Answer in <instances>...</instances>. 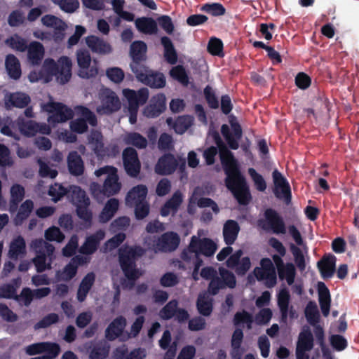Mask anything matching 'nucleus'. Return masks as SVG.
<instances>
[{"label": "nucleus", "instance_id": "8fccbe9b", "mask_svg": "<svg viewBox=\"0 0 359 359\" xmlns=\"http://www.w3.org/2000/svg\"><path fill=\"white\" fill-rule=\"evenodd\" d=\"M147 52V45L141 41L133 42L130 46V55L134 62L132 64L137 63L142 60Z\"/></svg>", "mask_w": 359, "mask_h": 359}, {"label": "nucleus", "instance_id": "b1692460", "mask_svg": "<svg viewBox=\"0 0 359 359\" xmlns=\"http://www.w3.org/2000/svg\"><path fill=\"white\" fill-rule=\"evenodd\" d=\"M85 41L87 46L93 53L98 55H108L112 53L111 45L102 38L90 35L86 37Z\"/></svg>", "mask_w": 359, "mask_h": 359}, {"label": "nucleus", "instance_id": "a878e982", "mask_svg": "<svg viewBox=\"0 0 359 359\" xmlns=\"http://www.w3.org/2000/svg\"><path fill=\"white\" fill-rule=\"evenodd\" d=\"M126 319L123 316L116 318L107 327L106 330V337L110 340L120 337L122 340H127L128 338L124 337V334H127L125 331L126 326Z\"/></svg>", "mask_w": 359, "mask_h": 359}, {"label": "nucleus", "instance_id": "e2e57ef3", "mask_svg": "<svg viewBox=\"0 0 359 359\" xmlns=\"http://www.w3.org/2000/svg\"><path fill=\"white\" fill-rule=\"evenodd\" d=\"M55 4L59 6L60 9L66 13H74L79 7L78 0H51Z\"/></svg>", "mask_w": 359, "mask_h": 359}, {"label": "nucleus", "instance_id": "052dcab7", "mask_svg": "<svg viewBox=\"0 0 359 359\" xmlns=\"http://www.w3.org/2000/svg\"><path fill=\"white\" fill-rule=\"evenodd\" d=\"M248 174L253 182L255 189L259 191H264L266 189V182L262 175L258 173L254 168H249Z\"/></svg>", "mask_w": 359, "mask_h": 359}, {"label": "nucleus", "instance_id": "f257e3e1", "mask_svg": "<svg viewBox=\"0 0 359 359\" xmlns=\"http://www.w3.org/2000/svg\"><path fill=\"white\" fill-rule=\"evenodd\" d=\"M222 163L226 174V185L240 203L246 204L250 199L245 179L238 169L237 162L227 148L217 143Z\"/></svg>", "mask_w": 359, "mask_h": 359}, {"label": "nucleus", "instance_id": "de8ad7c7", "mask_svg": "<svg viewBox=\"0 0 359 359\" xmlns=\"http://www.w3.org/2000/svg\"><path fill=\"white\" fill-rule=\"evenodd\" d=\"M299 246L292 244L290 250L297 267L302 271L306 267L305 256L307 255L308 250L305 245Z\"/></svg>", "mask_w": 359, "mask_h": 359}, {"label": "nucleus", "instance_id": "c03bdc74", "mask_svg": "<svg viewBox=\"0 0 359 359\" xmlns=\"http://www.w3.org/2000/svg\"><path fill=\"white\" fill-rule=\"evenodd\" d=\"M68 168L74 175H81L83 172V163L81 156L76 152H70L67 157Z\"/></svg>", "mask_w": 359, "mask_h": 359}, {"label": "nucleus", "instance_id": "393cba45", "mask_svg": "<svg viewBox=\"0 0 359 359\" xmlns=\"http://www.w3.org/2000/svg\"><path fill=\"white\" fill-rule=\"evenodd\" d=\"M89 258H83L80 256H76L71 262L64 268L62 271L57 272V280L58 281H68L71 280L76 273L77 266L79 264H86L89 262Z\"/></svg>", "mask_w": 359, "mask_h": 359}, {"label": "nucleus", "instance_id": "a18cd8bd", "mask_svg": "<svg viewBox=\"0 0 359 359\" xmlns=\"http://www.w3.org/2000/svg\"><path fill=\"white\" fill-rule=\"evenodd\" d=\"M89 144L98 156L104 157L109 155L104 146L103 138L100 132L95 131L91 133L89 137Z\"/></svg>", "mask_w": 359, "mask_h": 359}, {"label": "nucleus", "instance_id": "423d86ee", "mask_svg": "<svg viewBox=\"0 0 359 359\" xmlns=\"http://www.w3.org/2000/svg\"><path fill=\"white\" fill-rule=\"evenodd\" d=\"M143 250L138 247L123 246L119 250V260L121 268L128 279H135L142 273L135 268V259L141 256Z\"/></svg>", "mask_w": 359, "mask_h": 359}, {"label": "nucleus", "instance_id": "c756f323", "mask_svg": "<svg viewBox=\"0 0 359 359\" xmlns=\"http://www.w3.org/2000/svg\"><path fill=\"white\" fill-rule=\"evenodd\" d=\"M313 346V339L311 331L309 329H304L299 335L297 345V358H302L303 356L309 355L306 352L309 351Z\"/></svg>", "mask_w": 359, "mask_h": 359}, {"label": "nucleus", "instance_id": "473e14b6", "mask_svg": "<svg viewBox=\"0 0 359 359\" xmlns=\"http://www.w3.org/2000/svg\"><path fill=\"white\" fill-rule=\"evenodd\" d=\"M177 165L175 158L170 154L159 158L155 166V172L159 175H170L175 171Z\"/></svg>", "mask_w": 359, "mask_h": 359}, {"label": "nucleus", "instance_id": "bb28decb", "mask_svg": "<svg viewBox=\"0 0 359 359\" xmlns=\"http://www.w3.org/2000/svg\"><path fill=\"white\" fill-rule=\"evenodd\" d=\"M30 97L25 93H8L4 97V105L8 109L13 107L24 108L30 102Z\"/></svg>", "mask_w": 359, "mask_h": 359}, {"label": "nucleus", "instance_id": "09e8293b", "mask_svg": "<svg viewBox=\"0 0 359 359\" xmlns=\"http://www.w3.org/2000/svg\"><path fill=\"white\" fill-rule=\"evenodd\" d=\"M95 280V275L93 273H88L82 280L77 292V299L83 302L88 293Z\"/></svg>", "mask_w": 359, "mask_h": 359}, {"label": "nucleus", "instance_id": "39448f33", "mask_svg": "<svg viewBox=\"0 0 359 359\" xmlns=\"http://www.w3.org/2000/svg\"><path fill=\"white\" fill-rule=\"evenodd\" d=\"M31 248L37 252V255L33 259L37 271L42 272L50 269L54 259L55 247L42 239H36L32 242Z\"/></svg>", "mask_w": 359, "mask_h": 359}, {"label": "nucleus", "instance_id": "f704fd0d", "mask_svg": "<svg viewBox=\"0 0 359 359\" xmlns=\"http://www.w3.org/2000/svg\"><path fill=\"white\" fill-rule=\"evenodd\" d=\"M27 60L32 65H39L45 55V48L43 46L37 41L31 42L27 47Z\"/></svg>", "mask_w": 359, "mask_h": 359}, {"label": "nucleus", "instance_id": "338daca9", "mask_svg": "<svg viewBox=\"0 0 359 359\" xmlns=\"http://www.w3.org/2000/svg\"><path fill=\"white\" fill-rule=\"evenodd\" d=\"M234 322L236 325H246L248 329H251L254 321L249 313L243 311L236 314Z\"/></svg>", "mask_w": 359, "mask_h": 359}, {"label": "nucleus", "instance_id": "412c9836", "mask_svg": "<svg viewBox=\"0 0 359 359\" xmlns=\"http://www.w3.org/2000/svg\"><path fill=\"white\" fill-rule=\"evenodd\" d=\"M41 22L43 26L55 30L53 37L56 42L64 39L65 35L62 32L66 30L67 25L63 20L55 15L48 14L41 18Z\"/></svg>", "mask_w": 359, "mask_h": 359}, {"label": "nucleus", "instance_id": "58836bf2", "mask_svg": "<svg viewBox=\"0 0 359 359\" xmlns=\"http://www.w3.org/2000/svg\"><path fill=\"white\" fill-rule=\"evenodd\" d=\"M336 257L334 255H328L323 257L318 266L322 276L324 278H331L335 271Z\"/></svg>", "mask_w": 359, "mask_h": 359}, {"label": "nucleus", "instance_id": "6e6d98bb", "mask_svg": "<svg viewBox=\"0 0 359 359\" xmlns=\"http://www.w3.org/2000/svg\"><path fill=\"white\" fill-rule=\"evenodd\" d=\"M289 300V292L285 288L280 290L278 294V304L282 313L283 319L287 318Z\"/></svg>", "mask_w": 359, "mask_h": 359}, {"label": "nucleus", "instance_id": "5fc2aeb1", "mask_svg": "<svg viewBox=\"0 0 359 359\" xmlns=\"http://www.w3.org/2000/svg\"><path fill=\"white\" fill-rule=\"evenodd\" d=\"M197 308L200 313L209 316L212 312V299L207 293L199 295L197 301Z\"/></svg>", "mask_w": 359, "mask_h": 359}, {"label": "nucleus", "instance_id": "4be33fe9", "mask_svg": "<svg viewBox=\"0 0 359 359\" xmlns=\"http://www.w3.org/2000/svg\"><path fill=\"white\" fill-rule=\"evenodd\" d=\"M123 159L126 172L132 177H136L140 170V163L136 151L132 148L126 149L123 152Z\"/></svg>", "mask_w": 359, "mask_h": 359}, {"label": "nucleus", "instance_id": "9b49d317", "mask_svg": "<svg viewBox=\"0 0 359 359\" xmlns=\"http://www.w3.org/2000/svg\"><path fill=\"white\" fill-rule=\"evenodd\" d=\"M68 196L76 206L78 216L85 222H90L91 212L88 210L90 203L89 198L86 196L85 191L76 186H70L67 191Z\"/></svg>", "mask_w": 359, "mask_h": 359}, {"label": "nucleus", "instance_id": "69168bd1", "mask_svg": "<svg viewBox=\"0 0 359 359\" xmlns=\"http://www.w3.org/2000/svg\"><path fill=\"white\" fill-rule=\"evenodd\" d=\"M47 241L61 243L65 239V235L56 226H51L46 230L44 233Z\"/></svg>", "mask_w": 359, "mask_h": 359}, {"label": "nucleus", "instance_id": "4d7b16f0", "mask_svg": "<svg viewBox=\"0 0 359 359\" xmlns=\"http://www.w3.org/2000/svg\"><path fill=\"white\" fill-rule=\"evenodd\" d=\"M33 203L32 201H25L20 206V210L15 219L16 224H21L26 218L28 217L33 209Z\"/></svg>", "mask_w": 359, "mask_h": 359}, {"label": "nucleus", "instance_id": "0eeeda50", "mask_svg": "<svg viewBox=\"0 0 359 359\" xmlns=\"http://www.w3.org/2000/svg\"><path fill=\"white\" fill-rule=\"evenodd\" d=\"M41 111L48 114V122L50 126L55 127L57 123H63L74 116V112L67 106L55 102L50 98L47 102L41 104Z\"/></svg>", "mask_w": 359, "mask_h": 359}, {"label": "nucleus", "instance_id": "f8f14e48", "mask_svg": "<svg viewBox=\"0 0 359 359\" xmlns=\"http://www.w3.org/2000/svg\"><path fill=\"white\" fill-rule=\"evenodd\" d=\"M76 62L79 66V76L83 79H90L97 75L99 71L98 62L92 60L88 51L79 50L76 52Z\"/></svg>", "mask_w": 359, "mask_h": 359}, {"label": "nucleus", "instance_id": "13d9d810", "mask_svg": "<svg viewBox=\"0 0 359 359\" xmlns=\"http://www.w3.org/2000/svg\"><path fill=\"white\" fill-rule=\"evenodd\" d=\"M124 141L128 144H133L137 148H144L147 144V140L140 134L131 133L127 134L124 137Z\"/></svg>", "mask_w": 359, "mask_h": 359}, {"label": "nucleus", "instance_id": "a211bd4d", "mask_svg": "<svg viewBox=\"0 0 359 359\" xmlns=\"http://www.w3.org/2000/svg\"><path fill=\"white\" fill-rule=\"evenodd\" d=\"M204 191L201 188L197 187L194 189L191 196L189 198L188 205V212L190 214L196 212V206L200 208L210 207L215 213H218L219 210L217 205L211 199L203 198Z\"/></svg>", "mask_w": 359, "mask_h": 359}, {"label": "nucleus", "instance_id": "5701e85b", "mask_svg": "<svg viewBox=\"0 0 359 359\" xmlns=\"http://www.w3.org/2000/svg\"><path fill=\"white\" fill-rule=\"evenodd\" d=\"M165 96L159 93L151 97L148 105L143 109V114L149 118L159 116L165 108Z\"/></svg>", "mask_w": 359, "mask_h": 359}, {"label": "nucleus", "instance_id": "864d4df0", "mask_svg": "<svg viewBox=\"0 0 359 359\" xmlns=\"http://www.w3.org/2000/svg\"><path fill=\"white\" fill-rule=\"evenodd\" d=\"M5 43L11 49L19 52H24L27 47V41L18 34H13L7 38Z\"/></svg>", "mask_w": 359, "mask_h": 359}, {"label": "nucleus", "instance_id": "7ed1b4c3", "mask_svg": "<svg viewBox=\"0 0 359 359\" xmlns=\"http://www.w3.org/2000/svg\"><path fill=\"white\" fill-rule=\"evenodd\" d=\"M206 234V231L199 230L196 236L191 237L189 247L182 253L183 259L195 264V269L193 272V278L195 280L198 279V270L201 265L199 255L212 256L217 248V244L212 240L203 238Z\"/></svg>", "mask_w": 359, "mask_h": 359}, {"label": "nucleus", "instance_id": "1a4fd4ad", "mask_svg": "<svg viewBox=\"0 0 359 359\" xmlns=\"http://www.w3.org/2000/svg\"><path fill=\"white\" fill-rule=\"evenodd\" d=\"M122 94L128 102L129 121L131 124H134L137 121L139 105L147 102L149 98V90L146 88H141L137 91L125 88L122 90Z\"/></svg>", "mask_w": 359, "mask_h": 359}, {"label": "nucleus", "instance_id": "cd10ccee", "mask_svg": "<svg viewBox=\"0 0 359 359\" xmlns=\"http://www.w3.org/2000/svg\"><path fill=\"white\" fill-rule=\"evenodd\" d=\"M230 123L232 130L231 133H229V127L226 125H223L221 130L229 147L233 149H236L238 147V140L241 137V129L234 118H231Z\"/></svg>", "mask_w": 359, "mask_h": 359}, {"label": "nucleus", "instance_id": "2eb2a0df", "mask_svg": "<svg viewBox=\"0 0 359 359\" xmlns=\"http://www.w3.org/2000/svg\"><path fill=\"white\" fill-rule=\"evenodd\" d=\"M74 114L77 118L72 121L70 124L71 129L74 132L83 133L88 128L86 122H88L91 126H95L97 123L94 114L84 107H76L74 109Z\"/></svg>", "mask_w": 359, "mask_h": 359}, {"label": "nucleus", "instance_id": "dca6fc26", "mask_svg": "<svg viewBox=\"0 0 359 359\" xmlns=\"http://www.w3.org/2000/svg\"><path fill=\"white\" fill-rule=\"evenodd\" d=\"M254 274L258 280L262 281L268 287H272L276 283V270L269 258L261 260L260 266L255 269Z\"/></svg>", "mask_w": 359, "mask_h": 359}, {"label": "nucleus", "instance_id": "c9c22d12", "mask_svg": "<svg viewBox=\"0 0 359 359\" xmlns=\"http://www.w3.org/2000/svg\"><path fill=\"white\" fill-rule=\"evenodd\" d=\"M183 201V195L180 191H175L172 197L164 204L161 210V215L167 217L174 215Z\"/></svg>", "mask_w": 359, "mask_h": 359}, {"label": "nucleus", "instance_id": "f03ea898", "mask_svg": "<svg viewBox=\"0 0 359 359\" xmlns=\"http://www.w3.org/2000/svg\"><path fill=\"white\" fill-rule=\"evenodd\" d=\"M72 60L67 56L60 57L57 62L47 57L43 60L40 69H34L29 74L28 79L32 83H46L55 77L58 83L64 84L72 77Z\"/></svg>", "mask_w": 359, "mask_h": 359}, {"label": "nucleus", "instance_id": "aec40b11", "mask_svg": "<svg viewBox=\"0 0 359 359\" xmlns=\"http://www.w3.org/2000/svg\"><path fill=\"white\" fill-rule=\"evenodd\" d=\"M18 126L20 133L27 137L34 136L38 133L48 135L51 131L50 126L46 123H39L34 121H25L23 118H18Z\"/></svg>", "mask_w": 359, "mask_h": 359}, {"label": "nucleus", "instance_id": "4468645a", "mask_svg": "<svg viewBox=\"0 0 359 359\" xmlns=\"http://www.w3.org/2000/svg\"><path fill=\"white\" fill-rule=\"evenodd\" d=\"M149 249L155 252H170L175 250L180 243V238L177 233L168 232L156 239L149 238L146 240Z\"/></svg>", "mask_w": 359, "mask_h": 359}, {"label": "nucleus", "instance_id": "ea45409f", "mask_svg": "<svg viewBox=\"0 0 359 359\" xmlns=\"http://www.w3.org/2000/svg\"><path fill=\"white\" fill-rule=\"evenodd\" d=\"M138 31L146 34H155L158 32L157 24L149 18H140L135 21Z\"/></svg>", "mask_w": 359, "mask_h": 359}, {"label": "nucleus", "instance_id": "603ef678", "mask_svg": "<svg viewBox=\"0 0 359 359\" xmlns=\"http://www.w3.org/2000/svg\"><path fill=\"white\" fill-rule=\"evenodd\" d=\"M279 278L285 280L289 285L294 283L295 277V267L292 263H287L285 265L278 266Z\"/></svg>", "mask_w": 359, "mask_h": 359}, {"label": "nucleus", "instance_id": "4c0bfd02", "mask_svg": "<svg viewBox=\"0 0 359 359\" xmlns=\"http://www.w3.org/2000/svg\"><path fill=\"white\" fill-rule=\"evenodd\" d=\"M119 207L118 199L112 198L104 204L99 216L100 222L105 223L109 221L116 214Z\"/></svg>", "mask_w": 359, "mask_h": 359}, {"label": "nucleus", "instance_id": "f3484780", "mask_svg": "<svg viewBox=\"0 0 359 359\" xmlns=\"http://www.w3.org/2000/svg\"><path fill=\"white\" fill-rule=\"evenodd\" d=\"M265 218L260 219L258 224L265 230H270L274 233L280 234L285 233L284 222L277 212L271 209L265 211Z\"/></svg>", "mask_w": 359, "mask_h": 359}, {"label": "nucleus", "instance_id": "e433bc0d", "mask_svg": "<svg viewBox=\"0 0 359 359\" xmlns=\"http://www.w3.org/2000/svg\"><path fill=\"white\" fill-rule=\"evenodd\" d=\"M240 231L238 224L234 220H227L223 226V237L227 245L233 244Z\"/></svg>", "mask_w": 359, "mask_h": 359}, {"label": "nucleus", "instance_id": "37998d69", "mask_svg": "<svg viewBox=\"0 0 359 359\" xmlns=\"http://www.w3.org/2000/svg\"><path fill=\"white\" fill-rule=\"evenodd\" d=\"M26 253V245L24 238L17 236L10 243L8 256L13 259H18Z\"/></svg>", "mask_w": 359, "mask_h": 359}, {"label": "nucleus", "instance_id": "6ab92c4d", "mask_svg": "<svg viewBox=\"0 0 359 359\" xmlns=\"http://www.w3.org/2000/svg\"><path fill=\"white\" fill-rule=\"evenodd\" d=\"M274 184V194L279 199L288 203L291 199V191L287 180L277 170L272 174Z\"/></svg>", "mask_w": 359, "mask_h": 359}, {"label": "nucleus", "instance_id": "72a5a7b5", "mask_svg": "<svg viewBox=\"0 0 359 359\" xmlns=\"http://www.w3.org/2000/svg\"><path fill=\"white\" fill-rule=\"evenodd\" d=\"M104 232L100 230L95 234L88 236L79 248V252L83 255H92L96 251L100 241L104 238Z\"/></svg>", "mask_w": 359, "mask_h": 359}, {"label": "nucleus", "instance_id": "2f4dec72", "mask_svg": "<svg viewBox=\"0 0 359 359\" xmlns=\"http://www.w3.org/2000/svg\"><path fill=\"white\" fill-rule=\"evenodd\" d=\"M147 195V187L143 184L137 185L128 192L125 199L126 205L132 207L146 201Z\"/></svg>", "mask_w": 359, "mask_h": 359}, {"label": "nucleus", "instance_id": "ddd939ff", "mask_svg": "<svg viewBox=\"0 0 359 359\" xmlns=\"http://www.w3.org/2000/svg\"><path fill=\"white\" fill-rule=\"evenodd\" d=\"M121 107V102L116 93L109 88L100 90L96 111L99 114H111Z\"/></svg>", "mask_w": 359, "mask_h": 359}, {"label": "nucleus", "instance_id": "20e7f679", "mask_svg": "<svg viewBox=\"0 0 359 359\" xmlns=\"http://www.w3.org/2000/svg\"><path fill=\"white\" fill-rule=\"evenodd\" d=\"M117 169L113 166H104L95 171V175L97 177L104 176L102 187L96 183L90 185V191L93 195L97 199L102 200V196H111L119 193L122 184L119 180Z\"/></svg>", "mask_w": 359, "mask_h": 359}, {"label": "nucleus", "instance_id": "6e6552de", "mask_svg": "<svg viewBox=\"0 0 359 359\" xmlns=\"http://www.w3.org/2000/svg\"><path fill=\"white\" fill-rule=\"evenodd\" d=\"M215 271L211 267L203 268L201 272V276L205 278H212L209 285V292L212 294H215L218 290L224 286L233 287L236 285V280L233 274L224 269H219V274L222 281L219 278H215Z\"/></svg>", "mask_w": 359, "mask_h": 359}, {"label": "nucleus", "instance_id": "0e129e2a", "mask_svg": "<svg viewBox=\"0 0 359 359\" xmlns=\"http://www.w3.org/2000/svg\"><path fill=\"white\" fill-rule=\"evenodd\" d=\"M126 238V235L120 233L108 240L102 247L104 252H111L116 248Z\"/></svg>", "mask_w": 359, "mask_h": 359}, {"label": "nucleus", "instance_id": "bf43d9fd", "mask_svg": "<svg viewBox=\"0 0 359 359\" xmlns=\"http://www.w3.org/2000/svg\"><path fill=\"white\" fill-rule=\"evenodd\" d=\"M170 75L172 79L184 86H187L189 83L187 74L182 66L178 65L172 67L170 71Z\"/></svg>", "mask_w": 359, "mask_h": 359}, {"label": "nucleus", "instance_id": "c85d7f7f", "mask_svg": "<svg viewBox=\"0 0 359 359\" xmlns=\"http://www.w3.org/2000/svg\"><path fill=\"white\" fill-rule=\"evenodd\" d=\"M243 251L239 250L232 254L226 261L229 267L234 269L238 274H244L251 266L250 259L243 257L241 259Z\"/></svg>", "mask_w": 359, "mask_h": 359}, {"label": "nucleus", "instance_id": "3c124183", "mask_svg": "<svg viewBox=\"0 0 359 359\" xmlns=\"http://www.w3.org/2000/svg\"><path fill=\"white\" fill-rule=\"evenodd\" d=\"M161 43L164 48V57L170 64H175L177 62V56L172 41L167 36L161 38Z\"/></svg>", "mask_w": 359, "mask_h": 359}, {"label": "nucleus", "instance_id": "9d476101", "mask_svg": "<svg viewBox=\"0 0 359 359\" xmlns=\"http://www.w3.org/2000/svg\"><path fill=\"white\" fill-rule=\"evenodd\" d=\"M130 68L140 82L154 88H161L165 86L166 81L162 73L154 72L148 67L140 64H131Z\"/></svg>", "mask_w": 359, "mask_h": 359}, {"label": "nucleus", "instance_id": "7c9ffc66", "mask_svg": "<svg viewBox=\"0 0 359 359\" xmlns=\"http://www.w3.org/2000/svg\"><path fill=\"white\" fill-rule=\"evenodd\" d=\"M26 353L30 355L46 353L48 355L52 354V358H55L60 353V346L56 344L37 343L28 346L26 348Z\"/></svg>", "mask_w": 359, "mask_h": 359}, {"label": "nucleus", "instance_id": "a19ab883", "mask_svg": "<svg viewBox=\"0 0 359 359\" xmlns=\"http://www.w3.org/2000/svg\"><path fill=\"white\" fill-rule=\"evenodd\" d=\"M318 290L319 303L323 314L327 316L330 307V294L328 289L323 283H318Z\"/></svg>", "mask_w": 359, "mask_h": 359}, {"label": "nucleus", "instance_id": "774afa93", "mask_svg": "<svg viewBox=\"0 0 359 359\" xmlns=\"http://www.w3.org/2000/svg\"><path fill=\"white\" fill-rule=\"evenodd\" d=\"M305 315L311 324H316L319 318L317 306L313 302H309L305 309Z\"/></svg>", "mask_w": 359, "mask_h": 359}, {"label": "nucleus", "instance_id": "49530a36", "mask_svg": "<svg viewBox=\"0 0 359 359\" xmlns=\"http://www.w3.org/2000/svg\"><path fill=\"white\" fill-rule=\"evenodd\" d=\"M168 126L172 127L177 133H184L192 124L193 118L189 116L178 117L175 121L172 118L167 119Z\"/></svg>", "mask_w": 359, "mask_h": 359}, {"label": "nucleus", "instance_id": "680f3d73", "mask_svg": "<svg viewBox=\"0 0 359 359\" xmlns=\"http://www.w3.org/2000/svg\"><path fill=\"white\" fill-rule=\"evenodd\" d=\"M15 287L12 285L6 284L0 287V297L11 299L16 297V290L20 285V279L18 278L14 280Z\"/></svg>", "mask_w": 359, "mask_h": 359}, {"label": "nucleus", "instance_id": "79ce46f5", "mask_svg": "<svg viewBox=\"0 0 359 359\" xmlns=\"http://www.w3.org/2000/svg\"><path fill=\"white\" fill-rule=\"evenodd\" d=\"M6 69L9 76L13 79H18L21 76L20 63L13 55L9 54L5 60Z\"/></svg>", "mask_w": 359, "mask_h": 359}]
</instances>
